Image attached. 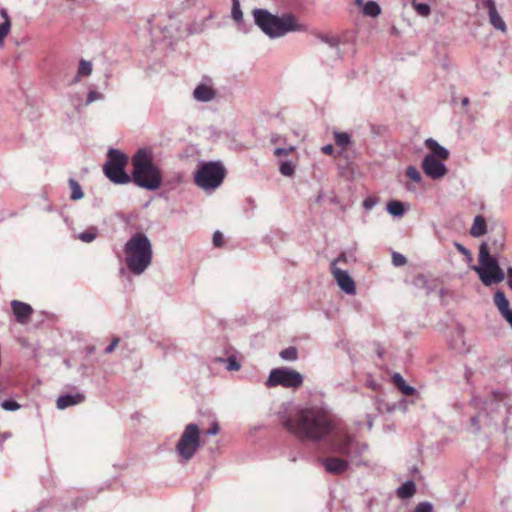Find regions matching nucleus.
<instances>
[{
    "label": "nucleus",
    "instance_id": "nucleus-57",
    "mask_svg": "<svg viewBox=\"0 0 512 512\" xmlns=\"http://www.w3.org/2000/svg\"><path fill=\"white\" fill-rule=\"evenodd\" d=\"M355 4L358 6V7H363V5L365 4L364 3V0H355Z\"/></svg>",
    "mask_w": 512,
    "mask_h": 512
},
{
    "label": "nucleus",
    "instance_id": "nucleus-5",
    "mask_svg": "<svg viewBox=\"0 0 512 512\" xmlns=\"http://www.w3.org/2000/svg\"><path fill=\"white\" fill-rule=\"evenodd\" d=\"M254 23L270 39L285 36L291 32H304L307 27L297 21L292 13H284L281 16L274 15L267 9L256 8L252 12Z\"/></svg>",
    "mask_w": 512,
    "mask_h": 512
},
{
    "label": "nucleus",
    "instance_id": "nucleus-24",
    "mask_svg": "<svg viewBox=\"0 0 512 512\" xmlns=\"http://www.w3.org/2000/svg\"><path fill=\"white\" fill-rule=\"evenodd\" d=\"M487 233V223L486 219L482 215H477L474 218L472 227L470 229V234L475 237L479 238L482 237Z\"/></svg>",
    "mask_w": 512,
    "mask_h": 512
},
{
    "label": "nucleus",
    "instance_id": "nucleus-20",
    "mask_svg": "<svg viewBox=\"0 0 512 512\" xmlns=\"http://www.w3.org/2000/svg\"><path fill=\"white\" fill-rule=\"evenodd\" d=\"M85 400V396L82 393L75 394H64L61 395L56 401V407L60 410L66 409L67 407L77 405Z\"/></svg>",
    "mask_w": 512,
    "mask_h": 512
},
{
    "label": "nucleus",
    "instance_id": "nucleus-55",
    "mask_svg": "<svg viewBox=\"0 0 512 512\" xmlns=\"http://www.w3.org/2000/svg\"><path fill=\"white\" fill-rule=\"evenodd\" d=\"M509 324L510 326L512 327V309L511 311L508 313V315L504 316L503 317Z\"/></svg>",
    "mask_w": 512,
    "mask_h": 512
},
{
    "label": "nucleus",
    "instance_id": "nucleus-25",
    "mask_svg": "<svg viewBox=\"0 0 512 512\" xmlns=\"http://www.w3.org/2000/svg\"><path fill=\"white\" fill-rule=\"evenodd\" d=\"M416 492V485L413 480H407L397 488V496L401 499H409Z\"/></svg>",
    "mask_w": 512,
    "mask_h": 512
},
{
    "label": "nucleus",
    "instance_id": "nucleus-12",
    "mask_svg": "<svg viewBox=\"0 0 512 512\" xmlns=\"http://www.w3.org/2000/svg\"><path fill=\"white\" fill-rule=\"evenodd\" d=\"M422 169L428 177L434 180L441 179L447 173L444 162L433 158V155H425L422 161Z\"/></svg>",
    "mask_w": 512,
    "mask_h": 512
},
{
    "label": "nucleus",
    "instance_id": "nucleus-13",
    "mask_svg": "<svg viewBox=\"0 0 512 512\" xmlns=\"http://www.w3.org/2000/svg\"><path fill=\"white\" fill-rule=\"evenodd\" d=\"M491 235L486 243H488V249L493 255H498L505 248V228L501 224H497L490 229Z\"/></svg>",
    "mask_w": 512,
    "mask_h": 512
},
{
    "label": "nucleus",
    "instance_id": "nucleus-45",
    "mask_svg": "<svg viewBox=\"0 0 512 512\" xmlns=\"http://www.w3.org/2000/svg\"><path fill=\"white\" fill-rule=\"evenodd\" d=\"M213 244L215 247L222 246L224 242L223 234L220 231H215L212 238Z\"/></svg>",
    "mask_w": 512,
    "mask_h": 512
},
{
    "label": "nucleus",
    "instance_id": "nucleus-26",
    "mask_svg": "<svg viewBox=\"0 0 512 512\" xmlns=\"http://www.w3.org/2000/svg\"><path fill=\"white\" fill-rule=\"evenodd\" d=\"M389 214L394 217H402L405 214L404 203L398 200H391L387 203L386 207Z\"/></svg>",
    "mask_w": 512,
    "mask_h": 512
},
{
    "label": "nucleus",
    "instance_id": "nucleus-31",
    "mask_svg": "<svg viewBox=\"0 0 512 512\" xmlns=\"http://www.w3.org/2000/svg\"><path fill=\"white\" fill-rule=\"evenodd\" d=\"M92 70H93V66L90 61H87L84 59H81L79 61V66H78V70H77L78 76L87 77V76L91 75Z\"/></svg>",
    "mask_w": 512,
    "mask_h": 512
},
{
    "label": "nucleus",
    "instance_id": "nucleus-58",
    "mask_svg": "<svg viewBox=\"0 0 512 512\" xmlns=\"http://www.w3.org/2000/svg\"><path fill=\"white\" fill-rule=\"evenodd\" d=\"M462 105L463 106H467L469 104V98L468 97H464L461 101Z\"/></svg>",
    "mask_w": 512,
    "mask_h": 512
},
{
    "label": "nucleus",
    "instance_id": "nucleus-36",
    "mask_svg": "<svg viewBox=\"0 0 512 512\" xmlns=\"http://www.w3.org/2000/svg\"><path fill=\"white\" fill-rule=\"evenodd\" d=\"M11 29V21H3L0 23V46L3 45L4 39L7 37Z\"/></svg>",
    "mask_w": 512,
    "mask_h": 512
},
{
    "label": "nucleus",
    "instance_id": "nucleus-38",
    "mask_svg": "<svg viewBox=\"0 0 512 512\" xmlns=\"http://www.w3.org/2000/svg\"><path fill=\"white\" fill-rule=\"evenodd\" d=\"M104 98V95L100 92H97L95 90H90L87 94L86 101L84 103L85 106L90 105L92 102L97 100H102Z\"/></svg>",
    "mask_w": 512,
    "mask_h": 512
},
{
    "label": "nucleus",
    "instance_id": "nucleus-29",
    "mask_svg": "<svg viewBox=\"0 0 512 512\" xmlns=\"http://www.w3.org/2000/svg\"><path fill=\"white\" fill-rule=\"evenodd\" d=\"M217 361L226 363V369L228 371H238L241 368V364L237 361L235 356H229L227 358H218Z\"/></svg>",
    "mask_w": 512,
    "mask_h": 512
},
{
    "label": "nucleus",
    "instance_id": "nucleus-2",
    "mask_svg": "<svg viewBox=\"0 0 512 512\" xmlns=\"http://www.w3.org/2000/svg\"><path fill=\"white\" fill-rule=\"evenodd\" d=\"M503 392L493 391L486 399L472 397L470 404L477 410L470 420L471 432L474 435L480 434L481 430L498 429V421H502V431L506 436V443L512 441V428L507 426L511 414L512 405Z\"/></svg>",
    "mask_w": 512,
    "mask_h": 512
},
{
    "label": "nucleus",
    "instance_id": "nucleus-51",
    "mask_svg": "<svg viewBox=\"0 0 512 512\" xmlns=\"http://www.w3.org/2000/svg\"><path fill=\"white\" fill-rule=\"evenodd\" d=\"M322 152L326 155H332L334 152V146L332 144H327L322 147Z\"/></svg>",
    "mask_w": 512,
    "mask_h": 512
},
{
    "label": "nucleus",
    "instance_id": "nucleus-10",
    "mask_svg": "<svg viewBox=\"0 0 512 512\" xmlns=\"http://www.w3.org/2000/svg\"><path fill=\"white\" fill-rule=\"evenodd\" d=\"M303 384V376L296 370L288 367L274 368L265 382L267 387L283 386L285 388H298Z\"/></svg>",
    "mask_w": 512,
    "mask_h": 512
},
{
    "label": "nucleus",
    "instance_id": "nucleus-14",
    "mask_svg": "<svg viewBox=\"0 0 512 512\" xmlns=\"http://www.w3.org/2000/svg\"><path fill=\"white\" fill-rule=\"evenodd\" d=\"M330 268L339 288L348 295H354L356 286L350 274L346 270L334 266V263L330 264Z\"/></svg>",
    "mask_w": 512,
    "mask_h": 512
},
{
    "label": "nucleus",
    "instance_id": "nucleus-46",
    "mask_svg": "<svg viewBox=\"0 0 512 512\" xmlns=\"http://www.w3.org/2000/svg\"><path fill=\"white\" fill-rule=\"evenodd\" d=\"M220 427L217 422H213L209 429L206 430V435L214 436L219 433Z\"/></svg>",
    "mask_w": 512,
    "mask_h": 512
},
{
    "label": "nucleus",
    "instance_id": "nucleus-43",
    "mask_svg": "<svg viewBox=\"0 0 512 512\" xmlns=\"http://www.w3.org/2000/svg\"><path fill=\"white\" fill-rule=\"evenodd\" d=\"M454 247L457 249L458 252H460L462 255L466 256L469 261L472 260L471 252L465 246H463L461 243L454 242Z\"/></svg>",
    "mask_w": 512,
    "mask_h": 512
},
{
    "label": "nucleus",
    "instance_id": "nucleus-15",
    "mask_svg": "<svg viewBox=\"0 0 512 512\" xmlns=\"http://www.w3.org/2000/svg\"><path fill=\"white\" fill-rule=\"evenodd\" d=\"M480 6L487 10L490 24L497 30L505 32L507 26L497 11L495 0H481Z\"/></svg>",
    "mask_w": 512,
    "mask_h": 512
},
{
    "label": "nucleus",
    "instance_id": "nucleus-32",
    "mask_svg": "<svg viewBox=\"0 0 512 512\" xmlns=\"http://www.w3.org/2000/svg\"><path fill=\"white\" fill-rule=\"evenodd\" d=\"M280 357L285 361H296L298 359V351L296 347L290 346L280 352Z\"/></svg>",
    "mask_w": 512,
    "mask_h": 512
},
{
    "label": "nucleus",
    "instance_id": "nucleus-19",
    "mask_svg": "<svg viewBox=\"0 0 512 512\" xmlns=\"http://www.w3.org/2000/svg\"><path fill=\"white\" fill-rule=\"evenodd\" d=\"M323 465L327 472L331 474H341L348 469L349 462L342 458L328 457L323 461Z\"/></svg>",
    "mask_w": 512,
    "mask_h": 512
},
{
    "label": "nucleus",
    "instance_id": "nucleus-40",
    "mask_svg": "<svg viewBox=\"0 0 512 512\" xmlns=\"http://www.w3.org/2000/svg\"><path fill=\"white\" fill-rule=\"evenodd\" d=\"M406 262H407V259L404 255H402L398 252H393L392 263L394 266H396V267L403 266L406 264Z\"/></svg>",
    "mask_w": 512,
    "mask_h": 512
},
{
    "label": "nucleus",
    "instance_id": "nucleus-3",
    "mask_svg": "<svg viewBox=\"0 0 512 512\" xmlns=\"http://www.w3.org/2000/svg\"><path fill=\"white\" fill-rule=\"evenodd\" d=\"M281 424L300 441L319 442L334 430L331 417L322 409L301 410L294 418L280 416Z\"/></svg>",
    "mask_w": 512,
    "mask_h": 512
},
{
    "label": "nucleus",
    "instance_id": "nucleus-41",
    "mask_svg": "<svg viewBox=\"0 0 512 512\" xmlns=\"http://www.w3.org/2000/svg\"><path fill=\"white\" fill-rule=\"evenodd\" d=\"M318 37L322 42L328 44L330 47H337L339 44V40L335 37H330L324 34H320Z\"/></svg>",
    "mask_w": 512,
    "mask_h": 512
},
{
    "label": "nucleus",
    "instance_id": "nucleus-1",
    "mask_svg": "<svg viewBox=\"0 0 512 512\" xmlns=\"http://www.w3.org/2000/svg\"><path fill=\"white\" fill-rule=\"evenodd\" d=\"M128 156L119 149L109 148L107 160L103 165L104 175L114 184L124 185L133 182L148 191H156L162 184V172L153 161L150 148H140L131 159L132 172H126Z\"/></svg>",
    "mask_w": 512,
    "mask_h": 512
},
{
    "label": "nucleus",
    "instance_id": "nucleus-6",
    "mask_svg": "<svg viewBox=\"0 0 512 512\" xmlns=\"http://www.w3.org/2000/svg\"><path fill=\"white\" fill-rule=\"evenodd\" d=\"M123 252L126 266L134 275H141L152 263V243L143 232L132 234L125 243Z\"/></svg>",
    "mask_w": 512,
    "mask_h": 512
},
{
    "label": "nucleus",
    "instance_id": "nucleus-33",
    "mask_svg": "<svg viewBox=\"0 0 512 512\" xmlns=\"http://www.w3.org/2000/svg\"><path fill=\"white\" fill-rule=\"evenodd\" d=\"M97 237V229L95 227L89 228L79 234V239L85 243H90Z\"/></svg>",
    "mask_w": 512,
    "mask_h": 512
},
{
    "label": "nucleus",
    "instance_id": "nucleus-16",
    "mask_svg": "<svg viewBox=\"0 0 512 512\" xmlns=\"http://www.w3.org/2000/svg\"><path fill=\"white\" fill-rule=\"evenodd\" d=\"M212 79L205 76L203 82L198 84L194 91L193 97L199 102H210L216 96V92L211 85Z\"/></svg>",
    "mask_w": 512,
    "mask_h": 512
},
{
    "label": "nucleus",
    "instance_id": "nucleus-8",
    "mask_svg": "<svg viewBox=\"0 0 512 512\" xmlns=\"http://www.w3.org/2000/svg\"><path fill=\"white\" fill-rule=\"evenodd\" d=\"M226 168L217 161L201 162L194 172L195 184L206 192L216 190L224 181Z\"/></svg>",
    "mask_w": 512,
    "mask_h": 512
},
{
    "label": "nucleus",
    "instance_id": "nucleus-7",
    "mask_svg": "<svg viewBox=\"0 0 512 512\" xmlns=\"http://www.w3.org/2000/svg\"><path fill=\"white\" fill-rule=\"evenodd\" d=\"M472 270L477 273L480 281L486 287L498 284L505 279V273L500 266L498 257L490 253L488 243L485 242L479 246L478 265L472 266Z\"/></svg>",
    "mask_w": 512,
    "mask_h": 512
},
{
    "label": "nucleus",
    "instance_id": "nucleus-54",
    "mask_svg": "<svg viewBox=\"0 0 512 512\" xmlns=\"http://www.w3.org/2000/svg\"><path fill=\"white\" fill-rule=\"evenodd\" d=\"M0 14L4 18V21L10 20L6 9H4V8L0 9Z\"/></svg>",
    "mask_w": 512,
    "mask_h": 512
},
{
    "label": "nucleus",
    "instance_id": "nucleus-59",
    "mask_svg": "<svg viewBox=\"0 0 512 512\" xmlns=\"http://www.w3.org/2000/svg\"><path fill=\"white\" fill-rule=\"evenodd\" d=\"M383 354H384V349H383V348L378 347V349H377V355H378L379 357H382V356H383Z\"/></svg>",
    "mask_w": 512,
    "mask_h": 512
},
{
    "label": "nucleus",
    "instance_id": "nucleus-60",
    "mask_svg": "<svg viewBox=\"0 0 512 512\" xmlns=\"http://www.w3.org/2000/svg\"><path fill=\"white\" fill-rule=\"evenodd\" d=\"M10 436L9 433H4L0 436V442H2L3 439H7Z\"/></svg>",
    "mask_w": 512,
    "mask_h": 512
},
{
    "label": "nucleus",
    "instance_id": "nucleus-47",
    "mask_svg": "<svg viewBox=\"0 0 512 512\" xmlns=\"http://www.w3.org/2000/svg\"><path fill=\"white\" fill-rule=\"evenodd\" d=\"M119 338H114L112 340V342L105 348V353L106 354H110L114 351V349L117 347L118 343H119Z\"/></svg>",
    "mask_w": 512,
    "mask_h": 512
},
{
    "label": "nucleus",
    "instance_id": "nucleus-50",
    "mask_svg": "<svg viewBox=\"0 0 512 512\" xmlns=\"http://www.w3.org/2000/svg\"><path fill=\"white\" fill-rule=\"evenodd\" d=\"M85 503V500L82 497H78L72 502V509H78L79 507H82Z\"/></svg>",
    "mask_w": 512,
    "mask_h": 512
},
{
    "label": "nucleus",
    "instance_id": "nucleus-27",
    "mask_svg": "<svg viewBox=\"0 0 512 512\" xmlns=\"http://www.w3.org/2000/svg\"><path fill=\"white\" fill-rule=\"evenodd\" d=\"M362 13L365 16L377 17L381 13V8L376 1H368L363 5Z\"/></svg>",
    "mask_w": 512,
    "mask_h": 512
},
{
    "label": "nucleus",
    "instance_id": "nucleus-35",
    "mask_svg": "<svg viewBox=\"0 0 512 512\" xmlns=\"http://www.w3.org/2000/svg\"><path fill=\"white\" fill-rule=\"evenodd\" d=\"M413 7L420 16L427 17L431 13V8L428 3L413 2Z\"/></svg>",
    "mask_w": 512,
    "mask_h": 512
},
{
    "label": "nucleus",
    "instance_id": "nucleus-53",
    "mask_svg": "<svg viewBox=\"0 0 512 512\" xmlns=\"http://www.w3.org/2000/svg\"><path fill=\"white\" fill-rule=\"evenodd\" d=\"M347 261V257H346V254L344 252H342L336 259H334L331 263H334V266H336V264L338 262H346Z\"/></svg>",
    "mask_w": 512,
    "mask_h": 512
},
{
    "label": "nucleus",
    "instance_id": "nucleus-37",
    "mask_svg": "<svg viewBox=\"0 0 512 512\" xmlns=\"http://www.w3.org/2000/svg\"><path fill=\"white\" fill-rule=\"evenodd\" d=\"M1 407L6 411H16L20 408V404L14 399H5L1 402Z\"/></svg>",
    "mask_w": 512,
    "mask_h": 512
},
{
    "label": "nucleus",
    "instance_id": "nucleus-48",
    "mask_svg": "<svg viewBox=\"0 0 512 512\" xmlns=\"http://www.w3.org/2000/svg\"><path fill=\"white\" fill-rule=\"evenodd\" d=\"M414 283L418 287H424L426 284V277L423 274H418L414 279Z\"/></svg>",
    "mask_w": 512,
    "mask_h": 512
},
{
    "label": "nucleus",
    "instance_id": "nucleus-23",
    "mask_svg": "<svg viewBox=\"0 0 512 512\" xmlns=\"http://www.w3.org/2000/svg\"><path fill=\"white\" fill-rule=\"evenodd\" d=\"M392 381L393 384L397 387L399 391L402 392L403 395L412 396L416 393V389L413 386L407 384L400 373H394L392 375Z\"/></svg>",
    "mask_w": 512,
    "mask_h": 512
},
{
    "label": "nucleus",
    "instance_id": "nucleus-4",
    "mask_svg": "<svg viewBox=\"0 0 512 512\" xmlns=\"http://www.w3.org/2000/svg\"><path fill=\"white\" fill-rule=\"evenodd\" d=\"M254 23L270 39L285 36L291 32H304L307 27L297 21L292 13H284L281 16L274 15L267 9L256 8L252 12Z\"/></svg>",
    "mask_w": 512,
    "mask_h": 512
},
{
    "label": "nucleus",
    "instance_id": "nucleus-42",
    "mask_svg": "<svg viewBox=\"0 0 512 512\" xmlns=\"http://www.w3.org/2000/svg\"><path fill=\"white\" fill-rule=\"evenodd\" d=\"M414 512H433V506L430 502H421L416 506Z\"/></svg>",
    "mask_w": 512,
    "mask_h": 512
},
{
    "label": "nucleus",
    "instance_id": "nucleus-56",
    "mask_svg": "<svg viewBox=\"0 0 512 512\" xmlns=\"http://www.w3.org/2000/svg\"><path fill=\"white\" fill-rule=\"evenodd\" d=\"M82 76H78V73L75 75V77L71 80V84H76L77 82H79L80 78Z\"/></svg>",
    "mask_w": 512,
    "mask_h": 512
},
{
    "label": "nucleus",
    "instance_id": "nucleus-34",
    "mask_svg": "<svg viewBox=\"0 0 512 512\" xmlns=\"http://www.w3.org/2000/svg\"><path fill=\"white\" fill-rule=\"evenodd\" d=\"M406 176L411 179L412 181L416 182V183H420L422 181V175L421 173L419 172V170L413 166V165H409L407 168H406Z\"/></svg>",
    "mask_w": 512,
    "mask_h": 512
},
{
    "label": "nucleus",
    "instance_id": "nucleus-9",
    "mask_svg": "<svg viewBox=\"0 0 512 512\" xmlns=\"http://www.w3.org/2000/svg\"><path fill=\"white\" fill-rule=\"evenodd\" d=\"M200 447L199 427L195 423H190L185 427L176 445V451L183 460L188 461Z\"/></svg>",
    "mask_w": 512,
    "mask_h": 512
},
{
    "label": "nucleus",
    "instance_id": "nucleus-30",
    "mask_svg": "<svg viewBox=\"0 0 512 512\" xmlns=\"http://www.w3.org/2000/svg\"><path fill=\"white\" fill-rule=\"evenodd\" d=\"M335 143L342 148L347 147L351 143V137L347 132H335Z\"/></svg>",
    "mask_w": 512,
    "mask_h": 512
},
{
    "label": "nucleus",
    "instance_id": "nucleus-11",
    "mask_svg": "<svg viewBox=\"0 0 512 512\" xmlns=\"http://www.w3.org/2000/svg\"><path fill=\"white\" fill-rule=\"evenodd\" d=\"M366 448V446L360 447L349 434L343 435L334 443L335 451L351 460L354 456L361 455Z\"/></svg>",
    "mask_w": 512,
    "mask_h": 512
},
{
    "label": "nucleus",
    "instance_id": "nucleus-52",
    "mask_svg": "<svg viewBox=\"0 0 512 512\" xmlns=\"http://www.w3.org/2000/svg\"><path fill=\"white\" fill-rule=\"evenodd\" d=\"M507 285L512 290V266L507 268Z\"/></svg>",
    "mask_w": 512,
    "mask_h": 512
},
{
    "label": "nucleus",
    "instance_id": "nucleus-39",
    "mask_svg": "<svg viewBox=\"0 0 512 512\" xmlns=\"http://www.w3.org/2000/svg\"><path fill=\"white\" fill-rule=\"evenodd\" d=\"M280 172L284 176H292L294 174V166L291 162L285 161L280 164Z\"/></svg>",
    "mask_w": 512,
    "mask_h": 512
},
{
    "label": "nucleus",
    "instance_id": "nucleus-18",
    "mask_svg": "<svg viewBox=\"0 0 512 512\" xmlns=\"http://www.w3.org/2000/svg\"><path fill=\"white\" fill-rule=\"evenodd\" d=\"M231 17L236 22L239 31L248 33L252 29V25L244 21L239 0H232Z\"/></svg>",
    "mask_w": 512,
    "mask_h": 512
},
{
    "label": "nucleus",
    "instance_id": "nucleus-21",
    "mask_svg": "<svg viewBox=\"0 0 512 512\" xmlns=\"http://www.w3.org/2000/svg\"><path fill=\"white\" fill-rule=\"evenodd\" d=\"M426 145L431 149V152L427 155H433V158L442 161L449 158V151L436 140L430 138L426 140Z\"/></svg>",
    "mask_w": 512,
    "mask_h": 512
},
{
    "label": "nucleus",
    "instance_id": "nucleus-22",
    "mask_svg": "<svg viewBox=\"0 0 512 512\" xmlns=\"http://www.w3.org/2000/svg\"><path fill=\"white\" fill-rule=\"evenodd\" d=\"M493 301L502 317L508 315V313L511 311L509 300L502 290H497L494 293Z\"/></svg>",
    "mask_w": 512,
    "mask_h": 512
},
{
    "label": "nucleus",
    "instance_id": "nucleus-44",
    "mask_svg": "<svg viewBox=\"0 0 512 512\" xmlns=\"http://www.w3.org/2000/svg\"><path fill=\"white\" fill-rule=\"evenodd\" d=\"M377 204V199L375 197H367L362 202V206L365 210H371Z\"/></svg>",
    "mask_w": 512,
    "mask_h": 512
},
{
    "label": "nucleus",
    "instance_id": "nucleus-28",
    "mask_svg": "<svg viewBox=\"0 0 512 512\" xmlns=\"http://www.w3.org/2000/svg\"><path fill=\"white\" fill-rule=\"evenodd\" d=\"M69 186L71 188L70 199L73 201L80 200L84 197V192L80 186V184L73 178L68 180Z\"/></svg>",
    "mask_w": 512,
    "mask_h": 512
},
{
    "label": "nucleus",
    "instance_id": "nucleus-17",
    "mask_svg": "<svg viewBox=\"0 0 512 512\" xmlns=\"http://www.w3.org/2000/svg\"><path fill=\"white\" fill-rule=\"evenodd\" d=\"M10 305L15 315L16 321L19 323H26L33 313L32 307L27 303L18 300H12Z\"/></svg>",
    "mask_w": 512,
    "mask_h": 512
},
{
    "label": "nucleus",
    "instance_id": "nucleus-49",
    "mask_svg": "<svg viewBox=\"0 0 512 512\" xmlns=\"http://www.w3.org/2000/svg\"><path fill=\"white\" fill-rule=\"evenodd\" d=\"M292 149H293L292 147H291V148H288V149L278 147V148H276V149H275L274 154H275L276 156H285V155H287V154H288Z\"/></svg>",
    "mask_w": 512,
    "mask_h": 512
}]
</instances>
